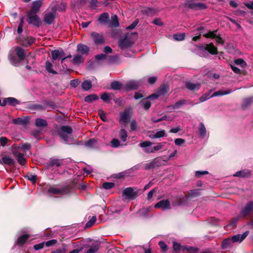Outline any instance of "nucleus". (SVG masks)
<instances>
[{
  "label": "nucleus",
  "mask_w": 253,
  "mask_h": 253,
  "mask_svg": "<svg viewBox=\"0 0 253 253\" xmlns=\"http://www.w3.org/2000/svg\"><path fill=\"white\" fill-rule=\"evenodd\" d=\"M44 103L45 104L46 106H49L52 109H55L57 107L56 104L52 101H47L45 100L44 101Z\"/></svg>",
  "instance_id": "63"
},
{
  "label": "nucleus",
  "mask_w": 253,
  "mask_h": 253,
  "mask_svg": "<svg viewBox=\"0 0 253 253\" xmlns=\"http://www.w3.org/2000/svg\"><path fill=\"white\" fill-rule=\"evenodd\" d=\"M151 208L150 207L148 208H143L139 210L137 214L139 217H147L148 216V213L149 212Z\"/></svg>",
  "instance_id": "29"
},
{
  "label": "nucleus",
  "mask_w": 253,
  "mask_h": 253,
  "mask_svg": "<svg viewBox=\"0 0 253 253\" xmlns=\"http://www.w3.org/2000/svg\"><path fill=\"white\" fill-rule=\"evenodd\" d=\"M72 61L74 65H79L84 62V58L82 55L77 54L74 56Z\"/></svg>",
  "instance_id": "36"
},
{
  "label": "nucleus",
  "mask_w": 253,
  "mask_h": 253,
  "mask_svg": "<svg viewBox=\"0 0 253 253\" xmlns=\"http://www.w3.org/2000/svg\"><path fill=\"white\" fill-rule=\"evenodd\" d=\"M42 0H38L36 1H34L32 2V5L31 6V8L27 12H30L32 13L37 14L40 9L41 7L42 6Z\"/></svg>",
  "instance_id": "11"
},
{
  "label": "nucleus",
  "mask_w": 253,
  "mask_h": 253,
  "mask_svg": "<svg viewBox=\"0 0 253 253\" xmlns=\"http://www.w3.org/2000/svg\"><path fill=\"white\" fill-rule=\"evenodd\" d=\"M66 246H63L62 248L52 251L51 253H66Z\"/></svg>",
  "instance_id": "64"
},
{
  "label": "nucleus",
  "mask_w": 253,
  "mask_h": 253,
  "mask_svg": "<svg viewBox=\"0 0 253 253\" xmlns=\"http://www.w3.org/2000/svg\"><path fill=\"white\" fill-rule=\"evenodd\" d=\"M100 98L105 103H109L111 99L109 94L107 92H104L100 95Z\"/></svg>",
  "instance_id": "48"
},
{
  "label": "nucleus",
  "mask_w": 253,
  "mask_h": 253,
  "mask_svg": "<svg viewBox=\"0 0 253 253\" xmlns=\"http://www.w3.org/2000/svg\"><path fill=\"white\" fill-rule=\"evenodd\" d=\"M35 125L38 127H46L48 125L46 121L42 118L36 119Z\"/></svg>",
  "instance_id": "39"
},
{
  "label": "nucleus",
  "mask_w": 253,
  "mask_h": 253,
  "mask_svg": "<svg viewBox=\"0 0 253 253\" xmlns=\"http://www.w3.org/2000/svg\"><path fill=\"white\" fill-rule=\"evenodd\" d=\"M173 39L177 41H181L184 40L185 38V33H177L174 34L173 36Z\"/></svg>",
  "instance_id": "51"
},
{
  "label": "nucleus",
  "mask_w": 253,
  "mask_h": 253,
  "mask_svg": "<svg viewBox=\"0 0 253 253\" xmlns=\"http://www.w3.org/2000/svg\"><path fill=\"white\" fill-rule=\"evenodd\" d=\"M8 58L10 63L15 66H18L21 62V61L13 54L8 55Z\"/></svg>",
  "instance_id": "24"
},
{
  "label": "nucleus",
  "mask_w": 253,
  "mask_h": 253,
  "mask_svg": "<svg viewBox=\"0 0 253 253\" xmlns=\"http://www.w3.org/2000/svg\"><path fill=\"white\" fill-rule=\"evenodd\" d=\"M71 186L70 185L65 186L62 189L57 188L54 186H50L48 189L47 192L49 194L63 196L69 194L71 192Z\"/></svg>",
  "instance_id": "3"
},
{
  "label": "nucleus",
  "mask_w": 253,
  "mask_h": 253,
  "mask_svg": "<svg viewBox=\"0 0 253 253\" xmlns=\"http://www.w3.org/2000/svg\"><path fill=\"white\" fill-rule=\"evenodd\" d=\"M211 97H211V93L210 92L206 93H205L203 95H202L199 98V100H200V102H203Z\"/></svg>",
  "instance_id": "58"
},
{
  "label": "nucleus",
  "mask_w": 253,
  "mask_h": 253,
  "mask_svg": "<svg viewBox=\"0 0 253 253\" xmlns=\"http://www.w3.org/2000/svg\"><path fill=\"white\" fill-rule=\"evenodd\" d=\"M187 104V101L185 99L179 100L175 103L174 105H169V108H171L172 110L178 109L180 108L182 106Z\"/></svg>",
  "instance_id": "27"
},
{
  "label": "nucleus",
  "mask_w": 253,
  "mask_h": 253,
  "mask_svg": "<svg viewBox=\"0 0 253 253\" xmlns=\"http://www.w3.org/2000/svg\"><path fill=\"white\" fill-rule=\"evenodd\" d=\"M123 194L127 199L133 200L138 196V192L135 191L133 187H129L123 190Z\"/></svg>",
  "instance_id": "5"
},
{
  "label": "nucleus",
  "mask_w": 253,
  "mask_h": 253,
  "mask_svg": "<svg viewBox=\"0 0 253 253\" xmlns=\"http://www.w3.org/2000/svg\"><path fill=\"white\" fill-rule=\"evenodd\" d=\"M140 104L145 110H148L151 105V103L149 101H144V99L140 101Z\"/></svg>",
  "instance_id": "57"
},
{
  "label": "nucleus",
  "mask_w": 253,
  "mask_h": 253,
  "mask_svg": "<svg viewBox=\"0 0 253 253\" xmlns=\"http://www.w3.org/2000/svg\"><path fill=\"white\" fill-rule=\"evenodd\" d=\"M57 134L58 135V136L64 140V141L65 142V143H66V144L69 143H68L69 136L68 135V134L67 133H62V132H60L59 131H57Z\"/></svg>",
  "instance_id": "56"
},
{
  "label": "nucleus",
  "mask_w": 253,
  "mask_h": 253,
  "mask_svg": "<svg viewBox=\"0 0 253 253\" xmlns=\"http://www.w3.org/2000/svg\"><path fill=\"white\" fill-rule=\"evenodd\" d=\"M234 63L237 65H240L242 67H244L247 65L246 62L241 58L236 59L234 61Z\"/></svg>",
  "instance_id": "59"
},
{
  "label": "nucleus",
  "mask_w": 253,
  "mask_h": 253,
  "mask_svg": "<svg viewBox=\"0 0 253 253\" xmlns=\"http://www.w3.org/2000/svg\"><path fill=\"white\" fill-rule=\"evenodd\" d=\"M249 232L248 231L245 232L242 234H237L231 237L233 243L236 242H241L248 235Z\"/></svg>",
  "instance_id": "18"
},
{
  "label": "nucleus",
  "mask_w": 253,
  "mask_h": 253,
  "mask_svg": "<svg viewBox=\"0 0 253 253\" xmlns=\"http://www.w3.org/2000/svg\"><path fill=\"white\" fill-rule=\"evenodd\" d=\"M77 51L83 54H87L89 51V48L86 45L80 43L77 46Z\"/></svg>",
  "instance_id": "26"
},
{
  "label": "nucleus",
  "mask_w": 253,
  "mask_h": 253,
  "mask_svg": "<svg viewBox=\"0 0 253 253\" xmlns=\"http://www.w3.org/2000/svg\"><path fill=\"white\" fill-rule=\"evenodd\" d=\"M112 20L110 23V27L113 28H116L119 26V22L118 17L115 15L111 17Z\"/></svg>",
  "instance_id": "42"
},
{
  "label": "nucleus",
  "mask_w": 253,
  "mask_h": 253,
  "mask_svg": "<svg viewBox=\"0 0 253 253\" xmlns=\"http://www.w3.org/2000/svg\"><path fill=\"white\" fill-rule=\"evenodd\" d=\"M115 186V184L113 182H104L102 187L106 190H110L114 188Z\"/></svg>",
  "instance_id": "50"
},
{
  "label": "nucleus",
  "mask_w": 253,
  "mask_h": 253,
  "mask_svg": "<svg viewBox=\"0 0 253 253\" xmlns=\"http://www.w3.org/2000/svg\"><path fill=\"white\" fill-rule=\"evenodd\" d=\"M217 32V30H214L213 31H210L208 33L203 35V36L206 38L209 39H215L217 37L216 32Z\"/></svg>",
  "instance_id": "47"
},
{
  "label": "nucleus",
  "mask_w": 253,
  "mask_h": 253,
  "mask_svg": "<svg viewBox=\"0 0 253 253\" xmlns=\"http://www.w3.org/2000/svg\"><path fill=\"white\" fill-rule=\"evenodd\" d=\"M157 12V10L153 8L146 7L142 10V13L148 16L152 17L154 16Z\"/></svg>",
  "instance_id": "28"
},
{
  "label": "nucleus",
  "mask_w": 253,
  "mask_h": 253,
  "mask_svg": "<svg viewBox=\"0 0 253 253\" xmlns=\"http://www.w3.org/2000/svg\"><path fill=\"white\" fill-rule=\"evenodd\" d=\"M157 209H162L163 211L171 209L170 201L169 199L162 200L156 203L154 207Z\"/></svg>",
  "instance_id": "9"
},
{
  "label": "nucleus",
  "mask_w": 253,
  "mask_h": 253,
  "mask_svg": "<svg viewBox=\"0 0 253 253\" xmlns=\"http://www.w3.org/2000/svg\"><path fill=\"white\" fill-rule=\"evenodd\" d=\"M239 217L250 220H253V201L247 202L241 209Z\"/></svg>",
  "instance_id": "1"
},
{
  "label": "nucleus",
  "mask_w": 253,
  "mask_h": 253,
  "mask_svg": "<svg viewBox=\"0 0 253 253\" xmlns=\"http://www.w3.org/2000/svg\"><path fill=\"white\" fill-rule=\"evenodd\" d=\"M12 122L14 125L26 126L29 124V119L28 117H25L24 118L19 117L16 119H13Z\"/></svg>",
  "instance_id": "17"
},
{
  "label": "nucleus",
  "mask_w": 253,
  "mask_h": 253,
  "mask_svg": "<svg viewBox=\"0 0 253 253\" xmlns=\"http://www.w3.org/2000/svg\"><path fill=\"white\" fill-rule=\"evenodd\" d=\"M30 235L29 234H24L20 236L17 240V244L19 246H23L29 238Z\"/></svg>",
  "instance_id": "30"
},
{
  "label": "nucleus",
  "mask_w": 253,
  "mask_h": 253,
  "mask_svg": "<svg viewBox=\"0 0 253 253\" xmlns=\"http://www.w3.org/2000/svg\"><path fill=\"white\" fill-rule=\"evenodd\" d=\"M25 177H26L28 180L32 181L33 183H35L37 179V175L36 174H32L30 172L27 173V175L25 176Z\"/></svg>",
  "instance_id": "54"
},
{
  "label": "nucleus",
  "mask_w": 253,
  "mask_h": 253,
  "mask_svg": "<svg viewBox=\"0 0 253 253\" xmlns=\"http://www.w3.org/2000/svg\"><path fill=\"white\" fill-rule=\"evenodd\" d=\"M27 22L34 27L39 28L42 24L40 17L36 13L27 12Z\"/></svg>",
  "instance_id": "2"
},
{
  "label": "nucleus",
  "mask_w": 253,
  "mask_h": 253,
  "mask_svg": "<svg viewBox=\"0 0 253 253\" xmlns=\"http://www.w3.org/2000/svg\"><path fill=\"white\" fill-rule=\"evenodd\" d=\"M252 103H253V97L245 98L241 105L242 108L243 110L246 109Z\"/></svg>",
  "instance_id": "33"
},
{
  "label": "nucleus",
  "mask_w": 253,
  "mask_h": 253,
  "mask_svg": "<svg viewBox=\"0 0 253 253\" xmlns=\"http://www.w3.org/2000/svg\"><path fill=\"white\" fill-rule=\"evenodd\" d=\"M82 87L84 90H88L92 87V83L90 81L86 80L82 84Z\"/></svg>",
  "instance_id": "43"
},
{
  "label": "nucleus",
  "mask_w": 253,
  "mask_h": 253,
  "mask_svg": "<svg viewBox=\"0 0 253 253\" xmlns=\"http://www.w3.org/2000/svg\"><path fill=\"white\" fill-rule=\"evenodd\" d=\"M233 242L231 237H229L223 240L221 244V249L225 250L230 249L232 247Z\"/></svg>",
  "instance_id": "20"
},
{
  "label": "nucleus",
  "mask_w": 253,
  "mask_h": 253,
  "mask_svg": "<svg viewBox=\"0 0 253 253\" xmlns=\"http://www.w3.org/2000/svg\"><path fill=\"white\" fill-rule=\"evenodd\" d=\"M14 155L17 156V161L21 166H24L26 164V159L24 157L22 153H18L17 155L16 154H14Z\"/></svg>",
  "instance_id": "40"
},
{
  "label": "nucleus",
  "mask_w": 253,
  "mask_h": 253,
  "mask_svg": "<svg viewBox=\"0 0 253 253\" xmlns=\"http://www.w3.org/2000/svg\"><path fill=\"white\" fill-rule=\"evenodd\" d=\"M107 57L109 63L111 64L116 63L119 60V56L117 55H109L107 56Z\"/></svg>",
  "instance_id": "53"
},
{
  "label": "nucleus",
  "mask_w": 253,
  "mask_h": 253,
  "mask_svg": "<svg viewBox=\"0 0 253 253\" xmlns=\"http://www.w3.org/2000/svg\"><path fill=\"white\" fill-rule=\"evenodd\" d=\"M98 115L100 117V118L103 122H106L107 121L106 114L104 113V112L103 111V110L102 109H99L98 110Z\"/></svg>",
  "instance_id": "55"
},
{
  "label": "nucleus",
  "mask_w": 253,
  "mask_h": 253,
  "mask_svg": "<svg viewBox=\"0 0 253 253\" xmlns=\"http://www.w3.org/2000/svg\"><path fill=\"white\" fill-rule=\"evenodd\" d=\"M54 13H55V11L54 12H50L44 15L43 21L45 24L47 25H51L53 23L55 18Z\"/></svg>",
  "instance_id": "12"
},
{
  "label": "nucleus",
  "mask_w": 253,
  "mask_h": 253,
  "mask_svg": "<svg viewBox=\"0 0 253 253\" xmlns=\"http://www.w3.org/2000/svg\"><path fill=\"white\" fill-rule=\"evenodd\" d=\"M65 53L62 48L54 50L51 51V56L53 60L59 59L61 57L65 56Z\"/></svg>",
  "instance_id": "19"
},
{
  "label": "nucleus",
  "mask_w": 253,
  "mask_h": 253,
  "mask_svg": "<svg viewBox=\"0 0 253 253\" xmlns=\"http://www.w3.org/2000/svg\"><path fill=\"white\" fill-rule=\"evenodd\" d=\"M120 145V141L116 138H113L111 141V146L113 148H118Z\"/></svg>",
  "instance_id": "61"
},
{
  "label": "nucleus",
  "mask_w": 253,
  "mask_h": 253,
  "mask_svg": "<svg viewBox=\"0 0 253 253\" xmlns=\"http://www.w3.org/2000/svg\"><path fill=\"white\" fill-rule=\"evenodd\" d=\"M29 108L33 110L43 111L45 110L46 107L40 104H33L30 106Z\"/></svg>",
  "instance_id": "46"
},
{
  "label": "nucleus",
  "mask_w": 253,
  "mask_h": 253,
  "mask_svg": "<svg viewBox=\"0 0 253 253\" xmlns=\"http://www.w3.org/2000/svg\"><path fill=\"white\" fill-rule=\"evenodd\" d=\"M119 135L120 136L121 139L123 141H126V138L127 137V133L126 130L124 128H122L120 132H119Z\"/></svg>",
  "instance_id": "52"
},
{
  "label": "nucleus",
  "mask_w": 253,
  "mask_h": 253,
  "mask_svg": "<svg viewBox=\"0 0 253 253\" xmlns=\"http://www.w3.org/2000/svg\"><path fill=\"white\" fill-rule=\"evenodd\" d=\"M194 0H186L183 5L185 7H188L193 10L205 9L207 6L205 3L201 2H193Z\"/></svg>",
  "instance_id": "4"
},
{
  "label": "nucleus",
  "mask_w": 253,
  "mask_h": 253,
  "mask_svg": "<svg viewBox=\"0 0 253 253\" xmlns=\"http://www.w3.org/2000/svg\"><path fill=\"white\" fill-rule=\"evenodd\" d=\"M57 131L65 133L67 134H71L73 132L72 128L69 126H61L59 129L57 130Z\"/></svg>",
  "instance_id": "32"
},
{
  "label": "nucleus",
  "mask_w": 253,
  "mask_h": 253,
  "mask_svg": "<svg viewBox=\"0 0 253 253\" xmlns=\"http://www.w3.org/2000/svg\"><path fill=\"white\" fill-rule=\"evenodd\" d=\"M45 66L46 71L48 73H51L53 75H56L57 74V72H56L55 71L53 70L52 69V64L50 62H49L48 61H46L45 63Z\"/></svg>",
  "instance_id": "45"
},
{
  "label": "nucleus",
  "mask_w": 253,
  "mask_h": 253,
  "mask_svg": "<svg viewBox=\"0 0 253 253\" xmlns=\"http://www.w3.org/2000/svg\"><path fill=\"white\" fill-rule=\"evenodd\" d=\"M185 85L186 88L191 91L198 90L201 86V84L197 83L194 84L190 81H187L185 83Z\"/></svg>",
  "instance_id": "13"
},
{
  "label": "nucleus",
  "mask_w": 253,
  "mask_h": 253,
  "mask_svg": "<svg viewBox=\"0 0 253 253\" xmlns=\"http://www.w3.org/2000/svg\"><path fill=\"white\" fill-rule=\"evenodd\" d=\"M199 135L201 137H204L206 135V128L203 123L200 124V127L199 128Z\"/></svg>",
  "instance_id": "44"
},
{
  "label": "nucleus",
  "mask_w": 253,
  "mask_h": 253,
  "mask_svg": "<svg viewBox=\"0 0 253 253\" xmlns=\"http://www.w3.org/2000/svg\"><path fill=\"white\" fill-rule=\"evenodd\" d=\"M132 44V42L126 37H125L124 39L120 40L119 45L121 49H125L131 47Z\"/></svg>",
  "instance_id": "14"
},
{
  "label": "nucleus",
  "mask_w": 253,
  "mask_h": 253,
  "mask_svg": "<svg viewBox=\"0 0 253 253\" xmlns=\"http://www.w3.org/2000/svg\"><path fill=\"white\" fill-rule=\"evenodd\" d=\"M16 50L17 57L21 61H23L25 57V53L23 49L20 47H17Z\"/></svg>",
  "instance_id": "38"
},
{
  "label": "nucleus",
  "mask_w": 253,
  "mask_h": 253,
  "mask_svg": "<svg viewBox=\"0 0 253 253\" xmlns=\"http://www.w3.org/2000/svg\"><path fill=\"white\" fill-rule=\"evenodd\" d=\"M109 19V14L107 12H104L101 14L99 17L98 21L103 24H106Z\"/></svg>",
  "instance_id": "35"
},
{
  "label": "nucleus",
  "mask_w": 253,
  "mask_h": 253,
  "mask_svg": "<svg viewBox=\"0 0 253 253\" xmlns=\"http://www.w3.org/2000/svg\"><path fill=\"white\" fill-rule=\"evenodd\" d=\"M20 104V101L16 98L12 97H8L3 99L2 106H5L7 104L11 106H16L17 105Z\"/></svg>",
  "instance_id": "8"
},
{
  "label": "nucleus",
  "mask_w": 253,
  "mask_h": 253,
  "mask_svg": "<svg viewBox=\"0 0 253 253\" xmlns=\"http://www.w3.org/2000/svg\"><path fill=\"white\" fill-rule=\"evenodd\" d=\"M204 49L212 55H216L218 52L217 48L214 46L213 43L212 42L209 44H207L204 47Z\"/></svg>",
  "instance_id": "21"
},
{
  "label": "nucleus",
  "mask_w": 253,
  "mask_h": 253,
  "mask_svg": "<svg viewBox=\"0 0 253 253\" xmlns=\"http://www.w3.org/2000/svg\"><path fill=\"white\" fill-rule=\"evenodd\" d=\"M95 142L96 140L94 138H92L86 142L84 145L85 147L93 148Z\"/></svg>",
  "instance_id": "60"
},
{
  "label": "nucleus",
  "mask_w": 253,
  "mask_h": 253,
  "mask_svg": "<svg viewBox=\"0 0 253 253\" xmlns=\"http://www.w3.org/2000/svg\"><path fill=\"white\" fill-rule=\"evenodd\" d=\"M2 164L9 166V167H14L16 162L14 159H12L9 156L4 155L1 157Z\"/></svg>",
  "instance_id": "15"
},
{
  "label": "nucleus",
  "mask_w": 253,
  "mask_h": 253,
  "mask_svg": "<svg viewBox=\"0 0 253 253\" xmlns=\"http://www.w3.org/2000/svg\"><path fill=\"white\" fill-rule=\"evenodd\" d=\"M140 85V82L138 81H129L126 83L124 89L127 91L131 90H137Z\"/></svg>",
  "instance_id": "10"
},
{
  "label": "nucleus",
  "mask_w": 253,
  "mask_h": 253,
  "mask_svg": "<svg viewBox=\"0 0 253 253\" xmlns=\"http://www.w3.org/2000/svg\"><path fill=\"white\" fill-rule=\"evenodd\" d=\"M98 99H99V97L97 95L95 94H90L86 96L84 98V100L85 102L87 103H92L94 101Z\"/></svg>",
  "instance_id": "37"
},
{
  "label": "nucleus",
  "mask_w": 253,
  "mask_h": 253,
  "mask_svg": "<svg viewBox=\"0 0 253 253\" xmlns=\"http://www.w3.org/2000/svg\"><path fill=\"white\" fill-rule=\"evenodd\" d=\"M130 117L128 113L126 111H125L121 114V120L125 123H127L129 122Z\"/></svg>",
  "instance_id": "49"
},
{
  "label": "nucleus",
  "mask_w": 253,
  "mask_h": 253,
  "mask_svg": "<svg viewBox=\"0 0 253 253\" xmlns=\"http://www.w3.org/2000/svg\"><path fill=\"white\" fill-rule=\"evenodd\" d=\"M158 160L157 158L154 159L153 161H151L150 163H147L145 164L144 166V169L145 170H149L151 169H153L156 167L159 166L158 165Z\"/></svg>",
  "instance_id": "23"
},
{
  "label": "nucleus",
  "mask_w": 253,
  "mask_h": 253,
  "mask_svg": "<svg viewBox=\"0 0 253 253\" xmlns=\"http://www.w3.org/2000/svg\"><path fill=\"white\" fill-rule=\"evenodd\" d=\"M90 36L95 45H101L105 42V40L102 34L92 32L90 33Z\"/></svg>",
  "instance_id": "7"
},
{
  "label": "nucleus",
  "mask_w": 253,
  "mask_h": 253,
  "mask_svg": "<svg viewBox=\"0 0 253 253\" xmlns=\"http://www.w3.org/2000/svg\"><path fill=\"white\" fill-rule=\"evenodd\" d=\"M166 135V132L165 130H161L157 132L153 136V138H160L164 137Z\"/></svg>",
  "instance_id": "62"
},
{
  "label": "nucleus",
  "mask_w": 253,
  "mask_h": 253,
  "mask_svg": "<svg viewBox=\"0 0 253 253\" xmlns=\"http://www.w3.org/2000/svg\"><path fill=\"white\" fill-rule=\"evenodd\" d=\"M111 89L113 90H121L122 88L123 84L119 81H113L110 84Z\"/></svg>",
  "instance_id": "41"
},
{
  "label": "nucleus",
  "mask_w": 253,
  "mask_h": 253,
  "mask_svg": "<svg viewBox=\"0 0 253 253\" xmlns=\"http://www.w3.org/2000/svg\"><path fill=\"white\" fill-rule=\"evenodd\" d=\"M186 202V198L184 196L180 195L175 197L172 203L173 206H180L185 204Z\"/></svg>",
  "instance_id": "16"
},
{
  "label": "nucleus",
  "mask_w": 253,
  "mask_h": 253,
  "mask_svg": "<svg viewBox=\"0 0 253 253\" xmlns=\"http://www.w3.org/2000/svg\"><path fill=\"white\" fill-rule=\"evenodd\" d=\"M251 175V171L249 170H242L236 172L234 175L235 177L243 178L249 177Z\"/></svg>",
  "instance_id": "25"
},
{
  "label": "nucleus",
  "mask_w": 253,
  "mask_h": 253,
  "mask_svg": "<svg viewBox=\"0 0 253 253\" xmlns=\"http://www.w3.org/2000/svg\"><path fill=\"white\" fill-rule=\"evenodd\" d=\"M232 92V90L231 89H229L226 90H219L217 91L214 92L212 95L211 97H215L217 96H223L227 94H229L231 93Z\"/></svg>",
  "instance_id": "31"
},
{
  "label": "nucleus",
  "mask_w": 253,
  "mask_h": 253,
  "mask_svg": "<svg viewBox=\"0 0 253 253\" xmlns=\"http://www.w3.org/2000/svg\"><path fill=\"white\" fill-rule=\"evenodd\" d=\"M100 247V243L99 242H95L92 244L89 249L84 253H96L98 251Z\"/></svg>",
  "instance_id": "22"
},
{
  "label": "nucleus",
  "mask_w": 253,
  "mask_h": 253,
  "mask_svg": "<svg viewBox=\"0 0 253 253\" xmlns=\"http://www.w3.org/2000/svg\"><path fill=\"white\" fill-rule=\"evenodd\" d=\"M168 91L169 87L165 84H163L158 89L157 93L160 96L166 94Z\"/></svg>",
  "instance_id": "34"
},
{
  "label": "nucleus",
  "mask_w": 253,
  "mask_h": 253,
  "mask_svg": "<svg viewBox=\"0 0 253 253\" xmlns=\"http://www.w3.org/2000/svg\"><path fill=\"white\" fill-rule=\"evenodd\" d=\"M63 160L57 158H50L45 164V167L46 169H49L51 168L56 167H59L63 165Z\"/></svg>",
  "instance_id": "6"
}]
</instances>
